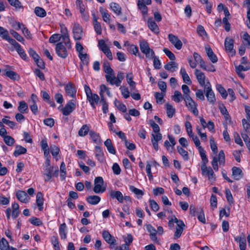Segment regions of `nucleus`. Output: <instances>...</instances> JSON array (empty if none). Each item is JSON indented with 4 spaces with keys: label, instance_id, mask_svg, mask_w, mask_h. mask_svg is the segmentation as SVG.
Segmentation results:
<instances>
[{
    "label": "nucleus",
    "instance_id": "1",
    "mask_svg": "<svg viewBox=\"0 0 250 250\" xmlns=\"http://www.w3.org/2000/svg\"><path fill=\"white\" fill-rule=\"evenodd\" d=\"M215 154L216 155L212 157L211 164L213 169L215 171H218L219 170V165L222 166H224L225 165V155L223 150H220L218 154Z\"/></svg>",
    "mask_w": 250,
    "mask_h": 250
},
{
    "label": "nucleus",
    "instance_id": "2",
    "mask_svg": "<svg viewBox=\"0 0 250 250\" xmlns=\"http://www.w3.org/2000/svg\"><path fill=\"white\" fill-rule=\"evenodd\" d=\"M204 91L208 102L211 104H214L216 101L215 94L211 88V84L208 80L205 85Z\"/></svg>",
    "mask_w": 250,
    "mask_h": 250
},
{
    "label": "nucleus",
    "instance_id": "3",
    "mask_svg": "<svg viewBox=\"0 0 250 250\" xmlns=\"http://www.w3.org/2000/svg\"><path fill=\"white\" fill-rule=\"evenodd\" d=\"M104 181L103 178L101 177H96L94 180V187L93 191L95 193H102L106 190V188L104 186Z\"/></svg>",
    "mask_w": 250,
    "mask_h": 250
},
{
    "label": "nucleus",
    "instance_id": "4",
    "mask_svg": "<svg viewBox=\"0 0 250 250\" xmlns=\"http://www.w3.org/2000/svg\"><path fill=\"white\" fill-rule=\"evenodd\" d=\"M185 104L188 110L191 112L195 116L198 115L199 112L197 109V104L193 100L191 97L185 99Z\"/></svg>",
    "mask_w": 250,
    "mask_h": 250
},
{
    "label": "nucleus",
    "instance_id": "5",
    "mask_svg": "<svg viewBox=\"0 0 250 250\" xmlns=\"http://www.w3.org/2000/svg\"><path fill=\"white\" fill-rule=\"evenodd\" d=\"M53 167L50 165V159L45 160L44 166L43 174L45 176L44 181L47 182L49 181L52 176Z\"/></svg>",
    "mask_w": 250,
    "mask_h": 250
},
{
    "label": "nucleus",
    "instance_id": "6",
    "mask_svg": "<svg viewBox=\"0 0 250 250\" xmlns=\"http://www.w3.org/2000/svg\"><path fill=\"white\" fill-rule=\"evenodd\" d=\"M76 108V101L74 100H69L62 109V114L65 116H68Z\"/></svg>",
    "mask_w": 250,
    "mask_h": 250
},
{
    "label": "nucleus",
    "instance_id": "7",
    "mask_svg": "<svg viewBox=\"0 0 250 250\" xmlns=\"http://www.w3.org/2000/svg\"><path fill=\"white\" fill-rule=\"evenodd\" d=\"M174 220L175 223L177 224V227L174 236L175 239H178L181 236L185 225L182 220H179L176 217H174Z\"/></svg>",
    "mask_w": 250,
    "mask_h": 250
},
{
    "label": "nucleus",
    "instance_id": "8",
    "mask_svg": "<svg viewBox=\"0 0 250 250\" xmlns=\"http://www.w3.org/2000/svg\"><path fill=\"white\" fill-rule=\"evenodd\" d=\"M201 169L203 176H208L209 180H215V175L210 167H208L207 165H203L201 166Z\"/></svg>",
    "mask_w": 250,
    "mask_h": 250
},
{
    "label": "nucleus",
    "instance_id": "9",
    "mask_svg": "<svg viewBox=\"0 0 250 250\" xmlns=\"http://www.w3.org/2000/svg\"><path fill=\"white\" fill-rule=\"evenodd\" d=\"M98 46L110 60H112V53L103 40L99 41Z\"/></svg>",
    "mask_w": 250,
    "mask_h": 250
},
{
    "label": "nucleus",
    "instance_id": "10",
    "mask_svg": "<svg viewBox=\"0 0 250 250\" xmlns=\"http://www.w3.org/2000/svg\"><path fill=\"white\" fill-rule=\"evenodd\" d=\"M13 26L16 30H19L21 29L22 31V34L27 39L30 40L32 39V34L23 23L19 22H16Z\"/></svg>",
    "mask_w": 250,
    "mask_h": 250
},
{
    "label": "nucleus",
    "instance_id": "11",
    "mask_svg": "<svg viewBox=\"0 0 250 250\" xmlns=\"http://www.w3.org/2000/svg\"><path fill=\"white\" fill-rule=\"evenodd\" d=\"M56 52L57 55L62 58H66L68 56L66 48L63 45L62 42H59L56 46Z\"/></svg>",
    "mask_w": 250,
    "mask_h": 250
},
{
    "label": "nucleus",
    "instance_id": "12",
    "mask_svg": "<svg viewBox=\"0 0 250 250\" xmlns=\"http://www.w3.org/2000/svg\"><path fill=\"white\" fill-rule=\"evenodd\" d=\"M73 37L75 40H80L82 38L83 28L78 23H74L73 26Z\"/></svg>",
    "mask_w": 250,
    "mask_h": 250
},
{
    "label": "nucleus",
    "instance_id": "13",
    "mask_svg": "<svg viewBox=\"0 0 250 250\" xmlns=\"http://www.w3.org/2000/svg\"><path fill=\"white\" fill-rule=\"evenodd\" d=\"M168 39L177 49L180 50L182 48L183 43L177 36L169 34L168 35Z\"/></svg>",
    "mask_w": 250,
    "mask_h": 250
},
{
    "label": "nucleus",
    "instance_id": "14",
    "mask_svg": "<svg viewBox=\"0 0 250 250\" xmlns=\"http://www.w3.org/2000/svg\"><path fill=\"white\" fill-rule=\"evenodd\" d=\"M151 141L154 148L156 150L159 149L158 142L162 139V135L160 133H152Z\"/></svg>",
    "mask_w": 250,
    "mask_h": 250
},
{
    "label": "nucleus",
    "instance_id": "15",
    "mask_svg": "<svg viewBox=\"0 0 250 250\" xmlns=\"http://www.w3.org/2000/svg\"><path fill=\"white\" fill-rule=\"evenodd\" d=\"M195 75L200 85L202 86H204V88L207 83V82H206V76L205 74L200 70L196 69L195 70Z\"/></svg>",
    "mask_w": 250,
    "mask_h": 250
},
{
    "label": "nucleus",
    "instance_id": "16",
    "mask_svg": "<svg viewBox=\"0 0 250 250\" xmlns=\"http://www.w3.org/2000/svg\"><path fill=\"white\" fill-rule=\"evenodd\" d=\"M61 27L62 32H63V34L61 35V38L62 39V40L63 41L64 43H65L66 47L68 49H70L71 48V45L70 43L69 35L67 33V29L64 26H61Z\"/></svg>",
    "mask_w": 250,
    "mask_h": 250
},
{
    "label": "nucleus",
    "instance_id": "17",
    "mask_svg": "<svg viewBox=\"0 0 250 250\" xmlns=\"http://www.w3.org/2000/svg\"><path fill=\"white\" fill-rule=\"evenodd\" d=\"M16 197L22 203H27L30 200V198L26 192L23 190H18L17 191Z\"/></svg>",
    "mask_w": 250,
    "mask_h": 250
},
{
    "label": "nucleus",
    "instance_id": "18",
    "mask_svg": "<svg viewBox=\"0 0 250 250\" xmlns=\"http://www.w3.org/2000/svg\"><path fill=\"white\" fill-rule=\"evenodd\" d=\"M205 50L210 61L213 63L217 62L218 61V58L208 45H206Z\"/></svg>",
    "mask_w": 250,
    "mask_h": 250
},
{
    "label": "nucleus",
    "instance_id": "19",
    "mask_svg": "<svg viewBox=\"0 0 250 250\" xmlns=\"http://www.w3.org/2000/svg\"><path fill=\"white\" fill-rule=\"evenodd\" d=\"M65 90L69 96L73 98L76 96V89L73 83H67L65 86Z\"/></svg>",
    "mask_w": 250,
    "mask_h": 250
},
{
    "label": "nucleus",
    "instance_id": "20",
    "mask_svg": "<svg viewBox=\"0 0 250 250\" xmlns=\"http://www.w3.org/2000/svg\"><path fill=\"white\" fill-rule=\"evenodd\" d=\"M102 235L104 240L110 245H115L116 240L114 236H112L108 231L104 230Z\"/></svg>",
    "mask_w": 250,
    "mask_h": 250
},
{
    "label": "nucleus",
    "instance_id": "21",
    "mask_svg": "<svg viewBox=\"0 0 250 250\" xmlns=\"http://www.w3.org/2000/svg\"><path fill=\"white\" fill-rule=\"evenodd\" d=\"M147 25L149 29L155 34L159 33V29L152 18H149L147 20Z\"/></svg>",
    "mask_w": 250,
    "mask_h": 250
},
{
    "label": "nucleus",
    "instance_id": "22",
    "mask_svg": "<svg viewBox=\"0 0 250 250\" xmlns=\"http://www.w3.org/2000/svg\"><path fill=\"white\" fill-rule=\"evenodd\" d=\"M233 43L234 41L231 38L227 37L225 41V47L226 50L230 53H233L235 51L233 50Z\"/></svg>",
    "mask_w": 250,
    "mask_h": 250
},
{
    "label": "nucleus",
    "instance_id": "23",
    "mask_svg": "<svg viewBox=\"0 0 250 250\" xmlns=\"http://www.w3.org/2000/svg\"><path fill=\"white\" fill-rule=\"evenodd\" d=\"M110 196L112 199H116L121 203L124 202V196L122 192L118 190H111Z\"/></svg>",
    "mask_w": 250,
    "mask_h": 250
},
{
    "label": "nucleus",
    "instance_id": "24",
    "mask_svg": "<svg viewBox=\"0 0 250 250\" xmlns=\"http://www.w3.org/2000/svg\"><path fill=\"white\" fill-rule=\"evenodd\" d=\"M87 98L93 108L95 109V104H98L100 100L99 96L96 94H92Z\"/></svg>",
    "mask_w": 250,
    "mask_h": 250
},
{
    "label": "nucleus",
    "instance_id": "25",
    "mask_svg": "<svg viewBox=\"0 0 250 250\" xmlns=\"http://www.w3.org/2000/svg\"><path fill=\"white\" fill-rule=\"evenodd\" d=\"M232 176L236 180H239L243 177V174L240 168L233 167L232 168Z\"/></svg>",
    "mask_w": 250,
    "mask_h": 250
},
{
    "label": "nucleus",
    "instance_id": "26",
    "mask_svg": "<svg viewBox=\"0 0 250 250\" xmlns=\"http://www.w3.org/2000/svg\"><path fill=\"white\" fill-rule=\"evenodd\" d=\"M95 156L97 160L100 162H104V154L102 148L99 146H96L95 147Z\"/></svg>",
    "mask_w": 250,
    "mask_h": 250
},
{
    "label": "nucleus",
    "instance_id": "27",
    "mask_svg": "<svg viewBox=\"0 0 250 250\" xmlns=\"http://www.w3.org/2000/svg\"><path fill=\"white\" fill-rule=\"evenodd\" d=\"M100 95L101 98V101H104V92L106 93L108 96L111 97V94L109 91V89L107 87H106L104 84H101L100 85Z\"/></svg>",
    "mask_w": 250,
    "mask_h": 250
},
{
    "label": "nucleus",
    "instance_id": "28",
    "mask_svg": "<svg viewBox=\"0 0 250 250\" xmlns=\"http://www.w3.org/2000/svg\"><path fill=\"white\" fill-rule=\"evenodd\" d=\"M178 63L174 61L169 62L167 63L164 66L167 70L170 72H174L178 69Z\"/></svg>",
    "mask_w": 250,
    "mask_h": 250
},
{
    "label": "nucleus",
    "instance_id": "29",
    "mask_svg": "<svg viewBox=\"0 0 250 250\" xmlns=\"http://www.w3.org/2000/svg\"><path fill=\"white\" fill-rule=\"evenodd\" d=\"M146 228L147 230L150 233V239L153 241H156L157 240V230L156 229L150 224L147 225Z\"/></svg>",
    "mask_w": 250,
    "mask_h": 250
},
{
    "label": "nucleus",
    "instance_id": "30",
    "mask_svg": "<svg viewBox=\"0 0 250 250\" xmlns=\"http://www.w3.org/2000/svg\"><path fill=\"white\" fill-rule=\"evenodd\" d=\"M36 203L40 211L43 209V198L42 192H39L36 195Z\"/></svg>",
    "mask_w": 250,
    "mask_h": 250
},
{
    "label": "nucleus",
    "instance_id": "31",
    "mask_svg": "<svg viewBox=\"0 0 250 250\" xmlns=\"http://www.w3.org/2000/svg\"><path fill=\"white\" fill-rule=\"evenodd\" d=\"M89 136L93 142L96 144H100L102 142L101 137L99 134L96 133L94 131H89Z\"/></svg>",
    "mask_w": 250,
    "mask_h": 250
},
{
    "label": "nucleus",
    "instance_id": "32",
    "mask_svg": "<svg viewBox=\"0 0 250 250\" xmlns=\"http://www.w3.org/2000/svg\"><path fill=\"white\" fill-rule=\"evenodd\" d=\"M90 125H83L78 131V135L81 137H84L89 133Z\"/></svg>",
    "mask_w": 250,
    "mask_h": 250
},
{
    "label": "nucleus",
    "instance_id": "33",
    "mask_svg": "<svg viewBox=\"0 0 250 250\" xmlns=\"http://www.w3.org/2000/svg\"><path fill=\"white\" fill-rule=\"evenodd\" d=\"M110 7L116 15L120 16L121 14L122 8L118 3L111 2L110 4Z\"/></svg>",
    "mask_w": 250,
    "mask_h": 250
},
{
    "label": "nucleus",
    "instance_id": "34",
    "mask_svg": "<svg viewBox=\"0 0 250 250\" xmlns=\"http://www.w3.org/2000/svg\"><path fill=\"white\" fill-rule=\"evenodd\" d=\"M100 12L102 15L104 21L109 23L111 21V17L107 10L104 8H101Z\"/></svg>",
    "mask_w": 250,
    "mask_h": 250
},
{
    "label": "nucleus",
    "instance_id": "35",
    "mask_svg": "<svg viewBox=\"0 0 250 250\" xmlns=\"http://www.w3.org/2000/svg\"><path fill=\"white\" fill-rule=\"evenodd\" d=\"M104 146L106 147L108 151L112 154H115L116 150L112 145L111 140L110 139H107L104 143Z\"/></svg>",
    "mask_w": 250,
    "mask_h": 250
},
{
    "label": "nucleus",
    "instance_id": "36",
    "mask_svg": "<svg viewBox=\"0 0 250 250\" xmlns=\"http://www.w3.org/2000/svg\"><path fill=\"white\" fill-rule=\"evenodd\" d=\"M86 201L88 203L91 205H97L101 201V198L97 195H91L89 196L86 198Z\"/></svg>",
    "mask_w": 250,
    "mask_h": 250
},
{
    "label": "nucleus",
    "instance_id": "37",
    "mask_svg": "<svg viewBox=\"0 0 250 250\" xmlns=\"http://www.w3.org/2000/svg\"><path fill=\"white\" fill-rule=\"evenodd\" d=\"M59 234L62 239H65L67 236L66 225L65 223L61 224L59 228Z\"/></svg>",
    "mask_w": 250,
    "mask_h": 250
},
{
    "label": "nucleus",
    "instance_id": "38",
    "mask_svg": "<svg viewBox=\"0 0 250 250\" xmlns=\"http://www.w3.org/2000/svg\"><path fill=\"white\" fill-rule=\"evenodd\" d=\"M166 107L167 116L170 118H172L175 112V109L169 103L166 104Z\"/></svg>",
    "mask_w": 250,
    "mask_h": 250
},
{
    "label": "nucleus",
    "instance_id": "39",
    "mask_svg": "<svg viewBox=\"0 0 250 250\" xmlns=\"http://www.w3.org/2000/svg\"><path fill=\"white\" fill-rule=\"evenodd\" d=\"M196 215H197V218L199 221L203 224L206 223V219L205 217L204 210L203 208H197Z\"/></svg>",
    "mask_w": 250,
    "mask_h": 250
},
{
    "label": "nucleus",
    "instance_id": "40",
    "mask_svg": "<svg viewBox=\"0 0 250 250\" xmlns=\"http://www.w3.org/2000/svg\"><path fill=\"white\" fill-rule=\"evenodd\" d=\"M177 151L178 153L183 157L185 161H188L189 159V156L188 152L187 150H185L182 147L178 146L177 147Z\"/></svg>",
    "mask_w": 250,
    "mask_h": 250
},
{
    "label": "nucleus",
    "instance_id": "41",
    "mask_svg": "<svg viewBox=\"0 0 250 250\" xmlns=\"http://www.w3.org/2000/svg\"><path fill=\"white\" fill-rule=\"evenodd\" d=\"M129 188L131 192H133L134 194L137 195V198L138 199L140 198L144 194L143 191L135 188L133 186H129Z\"/></svg>",
    "mask_w": 250,
    "mask_h": 250
},
{
    "label": "nucleus",
    "instance_id": "42",
    "mask_svg": "<svg viewBox=\"0 0 250 250\" xmlns=\"http://www.w3.org/2000/svg\"><path fill=\"white\" fill-rule=\"evenodd\" d=\"M27 151L26 148L21 146H17L14 152V155L17 157L21 154H25Z\"/></svg>",
    "mask_w": 250,
    "mask_h": 250
},
{
    "label": "nucleus",
    "instance_id": "43",
    "mask_svg": "<svg viewBox=\"0 0 250 250\" xmlns=\"http://www.w3.org/2000/svg\"><path fill=\"white\" fill-rule=\"evenodd\" d=\"M18 110L21 113H27L28 111L27 104L24 101L20 102L19 103Z\"/></svg>",
    "mask_w": 250,
    "mask_h": 250
},
{
    "label": "nucleus",
    "instance_id": "44",
    "mask_svg": "<svg viewBox=\"0 0 250 250\" xmlns=\"http://www.w3.org/2000/svg\"><path fill=\"white\" fill-rule=\"evenodd\" d=\"M242 38L244 45L248 48H250V35L247 32H243L242 33Z\"/></svg>",
    "mask_w": 250,
    "mask_h": 250
},
{
    "label": "nucleus",
    "instance_id": "45",
    "mask_svg": "<svg viewBox=\"0 0 250 250\" xmlns=\"http://www.w3.org/2000/svg\"><path fill=\"white\" fill-rule=\"evenodd\" d=\"M105 77L106 81L111 85H115L114 83H115L116 77L114 71L110 73L106 74Z\"/></svg>",
    "mask_w": 250,
    "mask_h": 250
},
{
    "label": "nucleus",
    "instance_id": "46",
    "mask_svg": "<svg viewBox=\"0 0 250 250\" xmlns=\"http://www.w3.org/2000/svg\"><path fill=\"white\" fill-rule=\"evenodd\" d=\"M137 5L139 9L141 10L143 16H145L147 14L148 9L147 7L146 6L145 3H143L142 1L139 0L138 1Z\"/></svg>",
    "mask_w": 250,
    "mask_h": 250
},
{
    "label": "nucleus",
    "instance_id": "47",
    "mask_svg": "<svg viewBox=\"0 0 250 250\" xmlns=\"http://www.w3.org/2000/svg\"><path fill=\"white\" fill-rule=\"evenodd\" d=\"M172 99L176 102V103H180L184 99L183 96L182 95L181 93L178 91L176 90L174 92L173 95L172 96Z\"/></svg>",
    "mask_w": 250,
    "mask_h": 250
},
{
    "label": "nucleus",
    "instance_id": "48",
    "mask_svg": "<svg viewBox=\"0 0 250 250\" xmlns=\"http://www.w3.org/2000/svg\"><path fill=\"white\" fill-rule=\"evenodd\" d=\"M114 104L115 106L121 111L125 113L127 111V108L125 104L121 103L119 101L116 99L114 101Z\"/></svg>",
    "mask_w": 250,
    "mask_h": 250
},
{
    "label": "nucleus",
    "instance_id": "49",
    "mask_svg": "<svg viewBox=\"0 0 250 250\" xmlns=\"http://www.w3.org/2000/svg\"><path fill=\"white\" fill-rule=\"evenodd\" d=\"M34 12L37 16L42 18L44 17L46 15V12L45 10L41 7L38 6L35 7Z\"/></svg>",
    "mask_w": 250,
    "mask_h": 250
},
{
    "label": "nucleus",
    "instance_id": "50",
    "mask_svg": "<svg viewBox=\"0 0 250 250\" xmlns=\"http://www.w3.org/2000/svg\"><path fill=\"white\" fill-rule=\"evenodd\" d=\"M12 217L16 218L18 217L19 214V205L17 203H14L12 205Z\"/></svg>",
    "mask_w": 250,
    "mask_h": 250
},
{
    "label": "nucleus",
    "instance_id": "51",
    "mask_svg": "<svg viewBox=\"0 0 250 250\" xmlns=\"http://www.w3.org/2000/svg\"><path fill=\"white\" fill-rule=\"evenodd\" d=\"M82 64L83 65H88L89 63V57L86 53H81L78 55Z\"/></svg>",
    "mask_w": 250,
    "mask_h": 250
},
{
    "label": "nucleus",
    "instance_id": "52",
    "mask_svg": "<svg viewBox=\"0 0 250 250\" xmlns=\"http://www.w3.org/2000/svg\"><path fill=\"white\" fill-rule=\"evenodd\" d=\"M140 48L142 53L150 48L148 43L145 40H142L140 42Z\"/></svg>",
    "mask_w": 250,
    "mask_h": 250
},
{
    "label": "nucleus",
    "instance_id": "53",
    "mask_svg": "<svg viewBox=\"0 0 250 250\" xmlns=\"http://www.w3.org/2000/svg\"><path fill=\"white\" fill-rule=\"evenodd\" d=\"M182 90L183 92L184 99L188 98V97H191L189 95L190 91L187 85L183 84L182 85Z\"/></svg>",
    "mask_w": 250,
    "mask_h": 250
},
{
    "label": "nucleus",
    "instance_id": "54",
    "mask_svg": "<svg viewBox=\"0 0 250 250\" xmlns=\"http://www.w3.org/2000/svg\"><path fill=\"white\" fill-rule=\"evenodd\" d=\"M0 249L1 250H9L8 242L4 238H2L0 241Z\"/></svg>",
    "mask_w": 250,
    "mask_h": 250
},
{
    "label": "nucleus",
    "instance_id": "55",
    "mask_svg": "<svg viewBox=\"0 0 250 250\" xmlns=\"http://www.w3.org/2000/svg\"><path fill=\"white\" fill-rule=\"evenodd\" d=\"M124 79V74L122 72H118L117 77H116L115 85L116 86H119L121 85L122 81Z\"/></svg>",
    "mask_w": 250,
    "mask_h": 250
},
{
    "label": "nucleus",
    "instance_id": "56",
    "mask_svg": "<svg viewBox=\"0 0 250 250\" xmlns=\"http://www.w3.org/2000/svg\"><path fill=\"white\" fill-rule=\"evenodd\" d=\"M5 75L10 79L13 80H16L19 78L18 74L12 70H7L5 72Z\"/></svg>",
    "mask_w": 250,
    "mask_h": 250
},
{
    "label": "nucleus",
    "instance_id": "57",
    "mask_svg": "<svg viewBox=\"0 0 250 250\" xmlns=\"http://www.w3.org/2000/svg\"><path fill=\"white\" fill-rule=\"evenodd\" d=\"M94 28L95 32L98 35H101L102 34L101 24L97 21V20L96 18L94 20Z\"/></svg>",
    "mask_w": 250,
    "mask_h": 250
},
{
    "label": "nucleus",
    "instance_id": "58",
    "mask_svg": "<svg viewBox=\"0 0 250 250\" xmlns=\"http://www.w3.org/2000/svg\"><path fill=\"white\" fill-rule=\"evenodd\" d=\"M4 143L8 146H12L15 142V139L9 135H7L3 138Z\"/></svg>",
    "mask_w": 250,
    "mask_h": 250
},
{
    "label": "nucleus",
    "instance_id": "59",
    "mask_svg": "<svg viewBox=\"0 0 250 250\" xmlns=\"http://www.w3.org/2000/svg\"><path fill=\"white\" fill-rule=\"evenodd\" d=\"M104 70L106 74L110 73L113 71L111 68L109 62L107 60H104L103 64Z\"/></svg>",
    "mask_w": 250,
    "mask_h": 250
},
{
    "label": "nucleus",
    "instance_id": "60",
    "mask_svg": "<svg viewBox=\"0 0 250 250\" xmlns=\"http://www.w3.org/2000/svg\"><path fill=\"white\" fill-rule=\"evenodd\" d=\"M10 33L18 41L22 43L24 42V38L15 31L12 30L10 31Z\"/></svg>",
    "mask_w": 250,
    "mask_h": 250
},
{
    "label": "nucleus",
    "instance_id": "61",
    "mask_svg": "<svg viewBox=\"0 0 250 250\" xmlns=\"http://www.w3.org/2000/svg\"><path fill=\"white\" fill-rule=\"evenodd\" d=\"M210 146L211 150L214 154H217L218 148L214 138L211 137L209 139Z\"/></svg>",
    "mask_w": 250,
    "mask_h": 250
},
{
    "label": "nucleus",
    "instance_id": "62",
    "mask_svg": "<svg viewBox=\"0 0 250 250\" xmlns=\"http://www.w3.org/2000/svg\"><path fill=\"white\" fill-rule=\"evenodd\" d=\"M217 89L218 92L221 95L222 98L223 99H226L228 96V93L225 90V89L220 84H218L217 85Z\"/></svg>",
    "mask_w": 250,
    "mask_h": 250
},
{
    "label": "nucleus",
    "instance_id": "63",
    "mask_svg": "<svg viewBox=\"0 0 250 250\" xmlns=\"http://www.w3.org/2000/svg\"><path fill=\"white\" fill-rule=\"evenodd\" d=\"M16 50L23 60H26L28 59L26 54L22 48L21 45L20 46V47L17 48Z\"/></svg>",
    "mask_w": 250,
    "mask_h": 250
},
{
    "label": "nucleus",
    "instance_id": "64",
    "mask_svg": "<svg viewBox=\"0 0 250 250\" xmlns=\"http://www.w3.org/2000/svg\"><path fill=\"white\" fill-rule=\"evenodd\" d=\"M51 242L52 245H53L55 250H61L59 246L58 238L57 236H54L52 237Z\"/></svg>",
    "mask_w": 250,
    "mask_h": 250
}]
</instances>
